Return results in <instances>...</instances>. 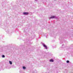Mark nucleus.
Segmentation results:
<instances>
[{
  "label": "nucleus",
  "mask_w": 73,
  "mask_h": 73,
  "mask_svg": "<svg viewBox=\"0 0 73 73\" xmlns=\"http://www.w3.org/2000/svg\"><path fill=\"white\" fill-rule=\"evenodd\" d=\"M43 46L45 48H46V49H47L48 48H47V46L45 44H43Z\"/></svg>",
  "instance_id": "1"
},
{
  "label": "nucleus",
  "mask_w": 73,
  "mask_h": 73,
  "mask_svg": "<svg viewBox=\"0 0 73 73\" xmlns=\"http://www.w3.org/2000/svg\"><path fill=\"white\" fill-rule=\"evenodd\" d=\"M9 62L11 65H12V62L11 61H9Z\"/></svg>",
  "instance_id": "4"
},
{
  "label": "nucleus",
  "mask_w": 73,
  "mask_h": 73,
  "mask_svg": "<svg viewBox=\"0 0 73 73\" xmlns=\"http://www.w3.org/2000/svg\"><path fill=\"white\" fill-rule=\"evenodd\" d=\"M69 60L67 61V63H69Z\"/></svg>",
  "instance_id": "8"
},
{
  "label": "nucleus",
  "mask_w": 73,
  "mask_h": 73,
  "mask_svg": "<svg viewBox=\"0 0 73 73\" xmlns=\"http://www.w3.org/2000/svg\"><path fill=\"white\" fill-rule=\"evenodd\" d=\"M50 62H53V59H51L50 60Z\"/></svg>",
  "instance_id": "5"
},
{
  "label": "nucleus",
  "mask_w": 73,
  "mask_h": 73,
  "mask_svg": "<svg viewBox=\"0 0 73 73\" xmlns=\"http://www.w3.org/2000/svg\"><path fill=\"white\" fill-rule=\"evenodd\" d=\"M2 57L3 58H4V57H5V56L4 55H3Z\"/></svg>",
  "instance_id": "7"
},
{
  "label": "nucleus",
  "mask_w": 73,
  "mask_h": 73,
  "mask_svg": "<svg viewBox=\"0 0 73 73\" xmlns=\"http://www.w3.org/2000/svg\"><path fill=\"white\" fill-rule=\"evenodd\" d=\"M55 16H52V17H50V19H54V17H55Z\"/></svg>",
  "instance_id": "3"
},
{
  "label": "nucleus",
  "mask_w": 73,
  "mask_h": 73,
  "mask_svg": "<svg viewBox=\"0 0 73 73\" xmlns=\"http://www.w3.org/2000/svg\"><path fill=\"white\" fill-rule=\"evenodd\" d=\"M29 14V13H26V12H25L23 13V14L24 15H28V14Z\"/></svg>",
  "instance_id": "2"
},
{
  "label": "nucleus",
  "mask_w": 73,
  "mask_h": 73,
  "mask_svg": "<svg viewBox=\"0 0 73 73\" xmlns=\"http://www.w3.org/2000/svg\"><path fill=\"white\" fill-rule=\"evenodd\" d=\"M23 69H25V68H26V67L24 66H23Z\"/></svg>",
  "instance_id": "6"
}]
</instances>
